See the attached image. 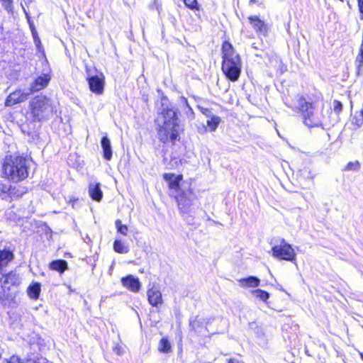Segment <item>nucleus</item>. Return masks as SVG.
<instances>
[{
  "label": "nucleus",
  "instance_id": "27",
  "mask_svg": "<svg viewBox=\"0 0 363 363\" xmlns=\"http://www.w3.org/2000/svg\"><path fill=\"white\" fill-rule=\"evenodd\" d=\"M249 325L250 330L253 331V333L257 337L264 338V332L261 326L258 325V324L256 322L250 323Z\"/></svg>",
  "mask_w": 363,
  "mask_h": 363
},
{
  "label": "nucleus",
  "instance_id": "11",
  "mask_svg": "<svg viewBox=\"0 0 363 363\" xmlns=\"http://www.w3.org/2000/svg\"><path fill=\"white\" fill-rule=\"evenodd\" d=\"M50 79L51 77L50 74L45 73L40 74L31 84L28 90L29 92L32 94L45 89L48 85Z\"/></svg>",
  "mask_w": 363,
  "mask_h": 363
},
{
  "label": "nucleus",
  "instance_id": "12",
  "mask_svg": "<svg viewBox=\"0 0 363 363\" xmlns=\"http://www.w3.org/2000/svg\"><path fill=\"white\" fill-rule=\"evenodd\" d=\"M248 19L250 23L259 35L266 36L267 35L269 31V26L264 23V21H262L259 17L256 16H250Z\"/></svg>",
  "mask_w": 363,
  "mask_h": 363
},
{
  "label": "nucleus",
  "instance_id": "23",
  "mask_svg": "<svg viewBox=\"0 0 363 363\" xmlns=\"http://www.w3.org/2000/svg\"><path fill=\"white\" fill-rule=\"evenodd\" d=\"M40 292V283H34L29 286L28 288V294L33 299H37L39 297Z\"/></svg>",
  "mask_w": 363,
  "mask_h": 363
},
{
  "label": "nucleus",
  "instance_id": "14",
  "mask_svg": "<svg viewBox=\"0 0 363 363\" xmlns=\"http://www.w3.org/2000/svg\"><path fill=\"white\" fill-rule=\"evenodd\" d=\"M147 295L148 302L152 306L157 307L162 303V293L156 287L149 289Z\"/></svg>",
  "mask_w": 363,
  "mask_h": 363
},
{
  "label": "nucleus",
  "instance_id": "13",
  "mask_svg": "<svg viewBox=\"0 0 363 363\" xmlns=\"http://www.w3.org/2000/svg\"><path fill=\"white\" fill-rule=\"evenodd\" d=\"M121 283L124 287L133 292H138L141 287L139 279L131 274L123 277Z\"/></svg>",
  "mask_w": 363,
  "mask_h": 363
},
{
  "label": "nucleus",
  "instance_id": "2",
  "mask_svg": "<svg viewBox=\"0 0 363 363\" xmlns=\"http://www.w3.org/2000/svg\"><path fill=\"white\" fill-rule=\"evenodd\" d=\"M29 161L23 156H6L1 167V175L12 182H19L28 176Z\"/></svg>",
  "mask_w": 363,
  "mask_h": 363
},
{
  "label": "nucleus",
  "instance_id": "4",
  "mask_svg": "<svg viewBox=\"0 0 363 363\" xmlns=\"http://www.w3.org/2000/svg\"><path fill=\"white\" fill-rule=\"evenodd\" d=\"M177 201L184 220L189 225H193L195 211L199 208L195 202V195L190 189L184 190L177 196Z\"/></svg>",
  "mask_w": 363,
  "mask_h": 363
},
{
  "label": "nucleus",
  "instance_id": "40",
  "mask_svg": "<svg viewBox=\"0 0 363 363\" xmlns=\"http://www.w3.org/2000/svg\"><path fill=\"white\" fill-rule=\"evenodd\" d=\"M182 101L186 104V106L189 108V110L191 111H192V108L189 106L187 99L186 98L183 97L182 98Z\"/></svg>",
  "mask_w": 363,
  "mask_h": 363
},
{
  "label": "nucleus",
  "instance_id": "15",
  "mask_svg": "<svg viewBox=\"0 0 363 363\" xmlns=\"http://www.w3.org/2000/svg\"><path fill=\"white\" fill-rule=\"evenodd\" d=\"M89 194L94 201H100L103 198L101 184L98 182H90L89 185Z\"/></svg>",
  "mask_w": 363,
  "mask_h": 363
},
{
  "label": "nucleus",
  "instance_id": "10",
  "mask_svg": "<svg viewBox=\"0 0 363 363\" xmlns=\"http://www.w3.org/2000/svg\"><path fill=\"white\" fill-rule=\"evenodd\" d=\"M30 92L27 90L18 89L11 93L6 99L5 105L12 106L15 104L25 101Z\"/></svg>",
  "mask_w": 363,
  "mask_h": 363
},
{
  "label": "nucleus",
  "instance_id": "30",
  "mask_svg": "<svg viewBox=\"0 0 363 363\" xmlns=\"http://www.w3.org/2000/svg\"><path fill=\"white\" fill-rule=\"evenodd\" d=\"M116 228L117 231L123 235H126L128 231V226L126 225L122 224V222L120 220H116L115 222Z\"/></svg>",
  "mask_w": 363,
  "mask_h": 363
},
{
  "label": "nucleus",
  "instance_id": "31",
  "mask_svg": "<svg viewBox=\"0 0 363 363\" xmlns=\"http://www.w3.org/2000/svg\"><path fill=\"white\" fill-rule=\"evenodd\" d=\"M184 3L186 7L191 10H200L197 0H184Z\"/></svg>",
  "mask_w": 363,
  "mask_h": 363
},
{
  "label": "nucleus",
  "instance_id": "44",
  "mask_svg": "<svg viewBox=\"0 0 363 363\" xmlns=\"http://www.w3.org/2000/svg\"><path fill=\"white\" fill-rule=\"evenodd\" d=\"M250 1H254V0H250Z\"/></svg>",
  "mask_w": 363,
  "mask_h": 363
},
{
  "label": "nucleus",
  "instance_id": "28",
  "mask_svg": "<svg viewBox=\"0 0 363 363\" xmlns=\"http://www.w3.org/2000/svg\"><path fill=\"white\" fill-rule=\"evenodd\" d=\"M220 123V118L216 116H211L206 123L211 131H215Z\"/></svg>",
  "mask_w": 363,
  "mask_h": 363
},
{
  "label": "nucleus",
  "instance_id": "38",
  "mask_svg": "<svg viewBox=\"0 0 363 363\" xmlns=\"http://www.w3.org/2000/svg\"><path fill=\"white\" fill-rule=\"evenodd\" d=\"M359 12L363 14V0H357Z\"/></svg>",
  "mask_w": 363,
  "mask_h": 363
},
{
  "label": "nucleus",
  "instance_id": "29",
  "mask_svg": "<svg viewBox=\"0 0 363 363\" xmlns=\"http://www.w3.org/2000/svg\"><path fill=\"white\" fill-rule=\"evenodd\" d=\"M1 7L9 13L13 12V0H0Z\"/></svg>",
  "mask_w": 363,
  "mask_h": 363
},
{
  "label": "nucleus",
  "instance_id": "37",
  "mask_svg": "<svg viewBox=\"0 0 363 363\" xmlns=\"http://www.w3.org/2000/svg\"><path fill=\"white\" fill-rule=\"evenodd\" d=\"M78 201V199L75 198L74 196H70L69 197L68 203L72 204V206L73 208H76L77 203Z\"/></svg>",
  "mask_w": 363,
  "mask_h": 363
},
{
  "label": "nucleus",
  "instance_id": "35",
  "mask_svg": "<svg viewBox=\"0 0 363 363\" xmlns=\"http://www.w3.org/2000/svg\"><path fill=\"white\" fill-rule=\"evenodd\" d=\"M360 167V164L359 162L356 161L354 162H350L347 164L346 169L347 170H358Z\"/></svg>",
  "mask_w": 363,
  "mask_h": 363
},
{
  "label": "nucleus",
  "instance_id": "32",
  "mask_svg": "<svg viewBox=\"0 0 363 363\" xmlns=\"http://www.w3.org/2000/svg\"><path fill=\"white\" fill-rule=\"evenodd\" d=\"M33 1V0H23V3H21V6L25 13L26 18L29 19V13H28V6Z\"/></svg>",
  "mask_w": 363,
  "mask_h": 363
},
{
  "label": "nucleus",
  "instance_id": "6",
  "mask_svg": "<svg viewBox=\"0 0 363 363\" xmlns=\"http://www.w3.org/2000/svg\"><path fill=\"white\" fill-rule=\"evenodd\" d=\"M297 108L301 113L303 123L308 127L318 126L320 124V116L313 103L306 101L302 96H297Z\"/></svg>",
  "mask_w": 363,
  "mask_h": 363
},
{
  "label": "nucleus",
  "instance_id": "24",
  "mask_svg": "<svg viewBox=\"0 0 363 363\" xmlns=\"http://www.w3.org/2000/svg\"><path fill=\"white\" fill-rule=\"evenodd\" d=\"M172 346L167 337H162L158 345V350L162 353H169L171 352Z\"/></svg>",
  "mask_w": 363,
  "mask_h": 363
},
{
  "label": "nucleus",
  "instance_id": "20",
  "mask_svg": "<svg viewBox=\"0 0 363 363\" xmlns=\"http://www.w3.org/2000/svg\"><path fill=\"white\" fill-rule=\"evenodd\" d=\"M50 269L57 271L60 274L63 273L68 268L67 262L64 259H56L52 261L49 264Z\"/></svg>",
  "mask_w": 363,
  "mask_h": 363
},
{
  "label": "nucleus",
  "instance_id": "39",
  "mask_svg": "<svg viewBox=\"0 0 363 363\" xmlns=\"http://www.w3.org/2000/svg\"><path fill=\"white\" fill-rule=\"evenodd\" d=\"M228 363H244V362L239 361L237 359L232 358V359H228Z\"/></svg>",
  "mask_w": 363,
  "mask_h": 363
},
{
  "label": "nucleus",
  "instance_id": "36",
  "mask_svg": "<svg viewBox=\"0 0 363 363\" xmlns=\"http://www.w3.org/2000/svg\"><path fill=\"white\" fill-rule=\"evenodd\" d=\"M113 351L118 355H121L124 352L123 348L118 342H114Z\"/></svg>",
  "mask_w": 363,
  "mask_h": 363
},
{
  "label": "nucleus",
  "instance_id": "25",
  "mask_svg": "<svg viewBox=\"0 0 363 363\" xmlns=\"http://www.w3.org/2000/svg\"><path fill=\"white\" fill-rule=\"evenodd\" d=\"M113 250L120 254H125L129 251L128 246L124 245L120 240H116L113 242Z\"/></svg>",
  "mask_w": 363,
  "mask_h": 363
},
{
  "label": "nucleus",
  "instance_id": "18",
  "mask_svg": "<svg viewBox=\"0 0 363 363\" xmlns=\"http://www.w3.org/2000/svg\"><path fill=\"white\" fill-rule=\"evenodd\" d=\"M15 187H12V186L8 183H4L0 182V197L2 199H6L9 197L12 198L16 196V193L14 192Z\"/></svg>",
  "mask_w": 363,
  "mask_h": 363
},
{
  "label": "nucleus",
  "instance_id": "16",
  "mask_svg": "<svg viewBox=\"0 0 363 363\" xmlns=\"http://www.w3.org/2000/svg\"><path fill=\"white\" fill-rule=\"evenodd\" d=\"M2 286L9 289L11 286L19 284V277L17 274L13 271L6 274L3 277Z\"/></svg>",
  "mask_w": 363,
  "mask_h": 363
},
{
  "label": "nucleus",
  "instance_id": "17",
  "mask_svg": "<svg viewBox=\"0 0 363 363\" xmlns=\"http://www.w3.org/2000/svg\"><path fill=\"white\" fill-rule=\"evenodd\" d=\"M101 145L103 150V156L106 160H111L112 158V147L111 141L105 135L101 140Z\"/></svg>",
  "mask_w": 363,
  "mask_h": 363
},
{
  "label": "nucleus",
  "instance_id": "5",
  "mask_svg": "<svg viewBox=\"0 0 363 363\" xmlns=\"http://www.w3.org/2000/svg\"><path fill=\"white\" fill-rule=\"evenodd\" d=\"M30 114L33 121H43L52 116L54 108L50 99L44 96H35L30 103Z\"/></svg>",
  "mask_w": 363,
  "mask_h": 363
},
{
  "label": "nucleus",
  "instance_id": "3",
  "mask_svg": "<svg viewBox=\"0 0 363 363\" xmlns=\"http://www.w3.org/2000/svg\"><path fill=\"white\" fill-rule=\"evenodd\" d=\"M222 71L232 82H236L240 75L242 62L231 43L225 41L222 45Z\"/></svg>",
  "mask_w": 363,
  "mask_h": 363
},
{
  "label": "nucleus",
  "instance_id": "9",
  "mask_svg": "<svg viewBox=\"0 0 363 363\" xmlns=\"http://www.w3.org/2000/svg\"><path fill=\"white\" fill-rule=\"evenodd\" d=\"M208 321L203 318L199 316L191 317L189 319V326L197 335L201 336H206L208 332L206 325Z\"/></svg>",
  "mask_w": 363,
  "mask_h": 363
},
{
  "label": "nucleus",
  "instance_id": "21",
  "mask_svg": "<svg viewBox=\"0 0 363 363\" xmlns=\"http://www.w3.org/2000/svg\"><path fill=\"white\" fill-rule=\"evenodd\" d=\"M13 258L14 255L10 250H0V268L6 266Z\"/></svg>",
  "mask_w": 363,
  "mask_h": 363
},
{
  "label": "nucleus",
  "instance_id": "22",
  "mask_svg": "<svg viewBox=\"0 0 363 363\" xmlns=\"http://www.w3.org/2000/svg\"><path fill=\"white\" fill-rule=\"evenodd\" d=\"M239 282L244 287H256L259 285L260 280L257 277L250 276L240 279Z\"/></svg>",
  "mask_w": 363,
  "mask_h": 363
},
{
  "label": "nucleus",
  "instance_id": "34",
  "mask_svg": "<svg viewBox=\"0 0 363 363\" xmlns=\"http://www.w3.org/2000/svg\"><path fill=\"white\" fill-rule=\"evenodd\" d=\"M299 177L300 178H303L304 179H311L313 177L311 174L310 171L308 169L304 168L299 171Z\"/></svg>",
  "mask_w": 363,
  "mask_h": 363
},
{
  "label": "nucleus",
  "instance_id": "1",
  "mask_svg": "<svg viewBox=\"0 0 363 363\" xmlns=\"http://www.w3.org/2000/svg\"><path fill=\"white\" fill-rule=\"evenodd\" d=\"M157 111L155 123L157 126L158 139L163 143L169 140L174 142L179 136L180 128L177 108L171 104L166 97H163Z\"/></svg>",
  "mask_w": 363,
  "mask_h": 363
},
{
  "label": "nucleus",
  "instance_id": "42",
  "mask_svg": "<svg viewBox=\"0 0 363 363\" xmlns=\"http://www.w3.org/2000/svg\"><path fill=\"white\" fill-rule=\"evenodd\" d=\"M285 104H286L288 107H289V108H292V109H294V108L293 105L289 104L288 102H286V101H285Z\"/></svg>",
  "mask_w": 363,
  "mask_h": 363
},
{
  "label": "nucleus",
  "instance_id": "41",
  "mask_svg": "<svg viewBox=\"0 0 363 363\" xmlns=\"http://www.w3.org/2000/svg\"><path fill=\"white\" fill-rule=\"evenodd\" d=\"M203 113L204 114H206L207 116H208V113H211V111H210L208 109L205 108V109H204V111H203Z\"/></svg>",
  "mask_w": 363,
  "mask_h": 363
},
{
  "label": "nucleus",
  "instance_id": "19",
  "mask_svg": "<svg viewBox=\"0 0 363 363\" xmlns=\"http://www.w3.org/2000/svg\"><path fill=\"white\" fill-rule=\"evenodd\" d=\"M164 178L169 183V187L171 189H174L177 191H179V183L182 179V175L175 176L172 174H165Z\"/></svg>",
  "mask_w": 363,
  "mask_h": 363
},
{
  "label": "nucleus",
  "instance_id": "7",
  "mask_svg": "<svg viewBox=\"0 0 363 363\" xmlns=\"http://www.w3.org/2000/svg\"><path fill=\"white\" fill-rule=\"evenodd\" d=\"M272 256L279 259L289 262L296 259V253L291 245L284 239H280L279 243L274 245L272 248Z\"/></svg>",
  "mask_w": 363,
  "mask_h": 363
},
{
  "label": "nucleus",
  "instance_id": "26",
  "mask_svg": "<svg viewBox=\"0 0 363 363\" xmlns=\"http://www.w3.org/2000/svg\"><path fill=\"white\" fill-rule=\"evenodd\" d=\"M252 294H253V296L255 297L259 298V300H261L265 303H267V301L268 300V298L270 296L269 294L267 291H264L262 289H259L252 290Z\"/></svg>",
  "mask_w": 363,
  "mask_h": 363
},
{
  "label": "nucleus",
  "instance_id": "33",
  "mask_svg": "<svg viewBox=\"0 0 363 363\" xmlns=\"http://www.w3.org/2000/svg\"><path fill=\"white\" fill-rule=\"evenodd\" d=\"M333 111L335 113L339 114L342 111V104L337 101L334 100L333 101Z\"/></svg>",
  "mask_w": 363,
  "mask_h": 363
},
{
  "label": "nucleus",
  "instance_id": "43",
  "mask_svg": "<svg viewBox=\"0 0 363 363\" xmlns=\"http://www.w3.org/2000/svg\"><path fill=\"white\" fill-rule=\"evenodd\" d=\"M359 356H360L361 359L363 360V352H359Z\"/></svg>",
  "mask_w": 363,
  "mask_h": 363
},
{
  "label": "nucleus",
  "instance_id": "8",
  "mask_svg": "<svg viewBox=\"0 0 363 363\" xmlns=\"http://www.w3.org/2000/svg\"><path fill=\"white\" fill-rule=\"evenodd\" d=\"M87 81L90 90L98 95L104 92L105 77L103 73L100 72L98 74L89 76Z\"/></svg>",
  "mask_w": 363,
  "mask_h": 363
}]
</instances>
